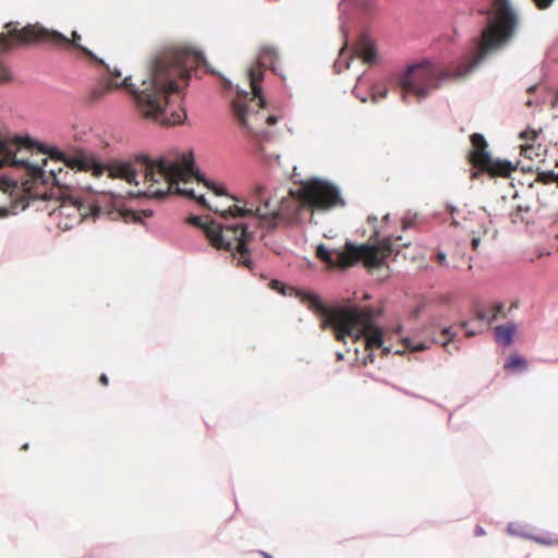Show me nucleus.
Returning <instances> with one entry per match:
<instances>
[{
	"mask_svg": "<svg viewBox=\"0 0 558 558\" xmlns=\"http://www.w3.org/2000/svg\"><path fill=\"white\" fill-rule=\"evenodd\" d=\"M236 94H238L240 99L232 101L231 107H232L233 116L236 119L239 125L243 130H245L251 135H255L256 132L254 131L252 125L248 123V117L251 114L258 116V112H255L254 110H252L247 106V104L245 102V100H246V98L248 96V92L247 90L242 89V88H240L238 86L236 87Z\"/></svg>",
	"mask_w": 558,
	"mask_h": 558,
	"instance_id": "2eb2a0df",
	"label": "nucleus"
},
{
	"mask_svg": "<svg viewBox=\"0 0 558 558\" xmlns=\"http://www.w3.org/2000/svg\"><path fill=\"white\" fill-rule=\"evenodd\" d=\"M134 162L144 173L145 182L149 186L145 191H138L136 196L144 198H155L162 201L169 195L197 199L205 209H214L206 202L204 195L196 196L193 189L180 187V182H187L194 178L203 183L216 195H227V189L223 183L207 178L198 168L192 150L180 151L170 149L157 157H151L145 153L134 155ZM135 196V193H130Z\"/></svg>",
	"mask_w": 558,
	"mask_h": 558,
	"instance_id": "20e7f679",
	"label": "nucleus"
},
{
	"mask_svg": "<svg viewBox=\"0 0 558 558\" xmlns=\"http://www.w3.org/2000/svg\"><path fill=\"white\" fill-rule=\"evenodd\" d=\"M10 211L3 210L0 211V217H5Z\"/></svg>",
	"mask_w": 558,
	"mask_h": 558,
	"instance_id": "79ce46f5",
	"label": "nucleus"
},
{
	"mask_svg": "<svg viewBox=\"0 0 558 558\" xmlns=\"http://www.w3.org/2000/svg\"><path fill=\"white\" fill-rule=\"evenodd\" d=\"M223 82H225V84H226V86H227V87H231V86H232V83H231V81H230V80H228V78H223Z\"/></svg>",
	"mask_w": 558,
	"mask_h": 558,
	"instance_id": "4c0bfd02",
	"label": "nucleus"
},
{
	"mask_svg": "<svg viewBox=\"0 0 558 558\" xmlns=\"http://www.w3.org/2000/svg\"><path fill=\"white\" fill-rule=\"evenodd\" d=\"M76 47L101 65L108 75L102 87L89 92L87 102L99 101L111 89H124L132 96L143 116L165 125L181 124L186 118V112L172 96H180L199 65L206 68L207 72L219 75L210 68L203 52L190 47L168 46L149 59L146 75L141 80V86H137L132 82L131 74L119 82L122 76L120 69L110 68L87 47L81 44H76Z\"/></svg>",
	"mask_w": 558,
	"mask_h": 558,
	"instance_id": "f03ea898",
	"label": "nucleus"
},
{
	"mask_svg": "<svg viewBox=\"0 0 558 558\" xmlns=\"http://www.w3.org/2000/svg\"><path fill=\"white\" fill-rule=\"evenodd\" d=\"M475 333H476V331H474V330H469V329L465 330L466 337H473Z\"/></svg>",
	"mask_w": 558,
	"mask_h": 558,
	"instance_id": "c9c22d12",
	"label": "nucleus"
},
{
	"mask_svg": "<svg viewBox=\"0 0 558 558\" xmlns=\"http://www.w3.org/2000/svg\"><path fill=\"white\" fill-rule=\"evenodd\" d=\"M539 178L544 183L554 182L558 180V172L556 173L554 170L544 171L539 173Z\"/></svg>",
	"mask_w": 558,
	"mask_h": 558,
	"instance_id": "4be33fe9",
	"label": "nucleus"
},
{
	"mask_svg": "<svg viewBox=\"0 0 558 558\" xmlns=\"http://www.w3.org/2000/svg\"><path fill=\"white\" fill-rule=\"evenodd\" d=\"M505 305L502 303H494L492 304V311H495L498 314V317H506V314L504 312Z\"/></svg>",
	"mask_w": 558,
	"mask_h": 558,
	"instance_id": "bb28decb",
	"label": "nucleus"
},
{
	"mask_svg": "<svg viewBox=\"0 0 558 558\" xmlns=\"http://www.w3.org/2000/svg\"><path fill=\"white\" fill-rule=\"evenodd\" d=\"M226 196L236 203L226 209H262V207L267 209H270V207L272 209H290L289 206L283 204L286 196H272L271 192L263 185H255L248 196L228 193Z\"/></svg>",
	"mask_w": 558,
	"mask_h": 558,
	"instance_id": "ddd939ff",
	"label": "nucleus"
},
{
	"mask_svg": "<svg viewBox=\"0 0 558 558\" xmlns=\"http://www.w3.org/2000/svg\"><path fill=\"white\" fill-rule=\"evenodd\" d=\"M360 100H361L362 102H366V101H367V97H366V96L360 97Z\"/></svg>",
	"mask_w": 558,
	"mask_h": 558,
	"instance_id": "c03bdc74",
	"label": "nucleus"
},
{
	"mask_svg": "<svg viewBox=\"0 0 558 558\" xmlns=\"http://www.w3.org/2000/svg\"><path fill=\"white\" fill-rule=\"evenodd\" d=\"M462 327H463V328H466V327H468V323H463V324H462Z\"/></svg>",
	"mask_w": 558,
	"mask_h": 558,
	"instance_id": "603ef678",
	"label": "nucleus"
},
{
	"mask_svg": "<svg viewBox=\"0 0 558 558\" xmlns=\"http://www.w3.org/2000/svg\"><path fill=\"white\" fill-rule=\"evenodd\" d=\"M266 122H267L268 125H275L278 122V117L275 116V114H269L266 118Z\"/></svg>",
	"mask_w": 558,
	"mask_h": 558,
	"instance_id": "c756f323",
	"label": "nucleus"
},
{
	"mask_svg": "<svg viewBox=\"0 0 558 558\" xmlns=\"http://www.w3.org/2000/svg\"><path fill=\"white\" fill-rule=\"evenodd\" d=\"M504 367L505 369H523L526 367V362L523 357L513 354L507 359Z\"/></svg>",
	"mask_w": 558,
	"mask_h": 558,
	"instance_id": "6ab92c4d",
	"label": "nucleus"
},
{
	"mask_svg": "<svg viewBox=\"0 0 558 558\" xmlns=\"http://www.w3.org/2000/svg\"><path fill=\"white\" fill-rule=\"evenodd\" d=\"M341 31L343 34V46L339 52L338 59L333 63V69L337 73L342 72L343 69H348L351 64L354 56L360 54L361 58L366 63L375 64L378 62V52L377 46L374 39L367 33H361L357 40V46L352 48V52L345 57L344 61L342 58L345 53V50L349 49V40L348 33L345 32L343 25H341Z\"/></svg>",
	"mask_w": 558,
	"mask_h": 558,
	"instance_id": "f8f14e48",
	"label": "nucleus"
},
{
	"mask_svg": "<svg viewBox=\"0 0 558 558\" xmlns=\"http://www.w3.org/2000/svg\"><path fill=\"white\" fill-rule=\"evenodd\" d=\"M475 318L480 322H485L487 325H490L498 318V314L495 311H492V305L487 311L478 310L475 313Z\"/></svg>",
	"mask_w": 558,
	"mask_h": 558,
	"instance_id": "aec40b11",
	"label": "nucleus"
},
{
	"mask_svg": "<svg viewBox=\"0 0 558 558\" xmlns=\"http://www.w3.org/2000/svg\"><path fill=\"white\" fill-rule=\"evenodd\" d=\"M474 534H475V536H483V535H485V531L482 526L476 525Z\"/></svg>",
	"mask_w": 558,
	"mask_h": 558,
	"instance_id": "2f4dec72",
	"label": "nucleus"
},
{
	"mask_svg": "<svg viewBox=\"0 0 558 558\" xmlns=\"http://www.w3.org/2000/svg\"><path fill=\"white\" fill-rule=\"evenodd\" d=\"M388 95V89L387 88H373V92H372V100L374 102H377L379 99H384L386 98Z\"/></svg>",
	"mask_w": 558,
	"mask_h": 558,
	"instance_id": "5701e85b",
	"label": "nucleus"
},
{
	"mask_svg": "<svg viewBox=\"0 0 558 558\" xmlns=\"http://www.w3.org/2000/svg\"><path fill=\"white\" fill-rule=\"evenodd\" d=\"M557 104H558V90L556 92V99H555L553 106H557Z\"/></svg>",
	"mask_w": 558,
	"mask_h": 558,
	"instance_id": "37998d69",
	"label": "nucleus"
},
{
	"mask_svg": "<svg viewBox=\"0 0 558 558\" xmlns=\"http://www.w3.org/2000/svg\"><path fill=\"white\" fill-rule=\"evenodd\" d=\"M112 209H119L118 207H113ZM121 209L123 210H126V209H131L130 207H122Z\"/></svg>",
	"mask_w": 558,
	"mask_h": 558,
	"instance_id": "de8ad7c7",
	"label": "nucleus"
},
{
	"mask_svg": "<svg viewBox=\"0 0 558 558\" xmlns=\"http://www.w3.org/2000/svg\"><path fill=\"white\" fill-rule=\"evenodd\" d=\"M154 211H88L83 215L82 211L64 213L49 211V225L54 223L56 229L65 231L73 226L80 225L84 219L90 217L95 221L100 216L109 220H121L125 223H143L144 219L150 218Z\"/></svg>",
	"mask_w": 558,
	"mask_h": 558,
	"instance_id": "1a4fd4ad",
	"label": "nucleus"
},
{
	"mask_svg": "<svg viewBox=\"0 0 558 558\" xmlns=\"http://www.w3.org/2000/svg\"><path fill=\"white\" fill-rule=\"evenodd\" d=\"M301 302L315 313L324 316L323 328L331 327L338 341H344L347 337L354 340L365 339V349L373 351L383 347V333L378 327L373 324L372 312L367 308L338 307L327 308L320 299L311 292H300ZM374 362V354L369 352L363 361V364Z\"/></svg>",
	"mask_w": 558,
	"mask_h": 558,
	"instance_id": "39448f33",
	"label": "nucleus"
},
{
	"mask_svg": "<svg viewBox=\"0 0 558 558\" xmlns=\"http://www.w3.org/2000/svg\"><path fill=\"white\" fill-rule=\"evenodd\" d=\"M473 151L470 154L472 165L477 169L473 172L472 179H475L480 172L488 173L490 177H510L517 167L508 159L494 158L488 151L487 141L481 133H473L470 136Z\"/></svg>",
	"mask_w": 558,
	"mask_h": 558,
	"instance_id": "9d476101",
	"label": "nucleus"
},
{
	"mask_svg": "<svg viewBox=\"0 0 558 558\" xmlns=\"http://www.w3.org/2000/svg\"><path fill=\"white\" fill-rule=\"evenodd\" d=\"M74 137H75L76 141L81 140V137L77 134H75Z\"/></svg>",
	"mask_w": 558,
	"mask_h": 558,
	"instance_id": "09e8293b",
	"label": "nucleus"
},
{
	"mask_svg": "<svg viewBox=\"0 0 558 558\" xmlns=\"http://www.w3.org/2000/svg\"><path fill=\"white\" fill-rule=\"evenodd\" d=\"M260 554L264 558H272L268 553L262 551Z\"/></svg>",
	"mask_w": 558,
	"mask_h": 558,
	"instance_id": "ea45409f",
	"label": "nucleus"
},
{
	"mask_svg": "<svg viewBox=\"0 0 558 558\" xmlns=\"http://www.w3.org/2000/svg\"><path fill=\"white\" fill-rule=\"evenodd\" d=\"M534 542L545 546H558V536H534Z\"/></svg>",
	"mask_w": 558,
	"mask_h": 558,
	"instance_id": "412c9836",
	"label": "nucleus"
},
{
	"mask_svg": "<svg viewBox=\"0 0 558 558\" xmlns=\"http://www.w3.org/2000/svg\"><path fill=\"white\" fill-rule=\"evenodd\" d=\"M547 234H554L556 241H558V214L553 219L551 223L548 226Z\"/></svg>",
	"mask_w": 558,
	"mask_h": 558,
	"instance_id": "393cba45",
	"label": "nucleus"
},
{
	"mask_svg": "<svg viewBox=\"0 0 558 558\" xmlns=\"http://www.w3.org/2000/svg\"><path fill=\"white\" fill-rule=\"evenodd\" d=\"M352 93L360 99V97H363L362 94L356 93V87L352 90Z\"/></svg>",
	"mask_w": 558,
	"mask_h": 558,
	"instance_id": "58836bf2",
	"label": "nucleus"
},
{
	"mask_svg": "<svg viewBox=\"0 0 558 558\" xmlns=\"http://www.w3.org/2000/svg\"><path fill=\"white\" fill-rule=\"evenodd\" d=\"M282 214H283V211L276 210V211H271L270 214L263 215L259 218L262 220L271 218V220H272L271 227H275L278 223V221L282 218Z\"/></svg>",
	"mask_w": 558,
	"mask_h": 558,
	"instance_id": "b1692460",
	"label": "nucleus"
},
{
	"mask_svg": "<svg viewBox=\"0 0 558 558\" xmlns=\"http://www.w3.org/2000/svg\"><path fill=\"white\" fill-rule=\"evenodd\" d=\"M292 180L299 187L290 189L288 193L298 204L294 207L289 206L290 209H330L347 206L340 189L327 180L317 177L303 180L299 178L296 167Z\"/></svg>",
	"mask_w": 558,
	"mask_h": 558,
	"instance_id": "0eeeda50",
	"label": "nucleus"
},
{
	"mask_svg": "<svg viewBox=\"0 0 558 558\" xmlns=\"http://www.w3.org/2000/svg\"><path fill=\"white\" fill-rule=\"evenodd\" d=\"M446 209L454 210V209H457V207H456V206H451V205H449V206H447V208H446Z\"/></svg>",
	"mask_w": 558,
	"mask_h": 558,
	"instance_id": "a18cd8bd",
	"label": "nucleus"
},
{
	"mask_svg": "<svg viewBox=\"0 0 558 558\" xmlns=\"http://www.w3.org/2000/svg\"><path fill=\"white\" fill-rule=\"evenodd\" d=\"M19 22H9L4 27L9 31L10 38L0 36V53L12 49L16 45H27L37 41H50L56 45H69L70 39L58 31L48 29L39 24H28L19 28ZM11 78L9 69L0 59V82ZM23 149H37L50 157L63 160L72 169L92 172L94 177H100L105 172L108 177L125 180L130 184L138 185L137 170L129 160L112 159L102 161L100 157L83 148H75L71 156L54 145H47L32 138L29 135L10 133L0 122V190L7 193L13 207L22 206V209L36 206V202L56 198L61 204L53 209L71 205L80 209L82 203L77 198L66 197L62 187L69 183L62 177L63 169L49 170L47 173L43 166L32 163L25 157L17 155Z\"/></svg>",
	"mask_w": 558,
	"mask_h": 558,
	"instance_id": "f257e3e1",
	"label": "nucleus"
},
{
	"mask_svg": "<svg viewBox=\"0 0 558 558\" xmlns=\"http://www.w3.org/2000/svg\"><path fill=\"white\" fill-rule=\"evenodd\" d=\"M499 2L494 8L486 5L480 10L485 24L481 27L480 34L472 37L471 49L475 52L474 54L466 53L451 60L445 70L438 69L430 59H423L405 66L398 77L404 102H408V93L414 94L422 100L442 82L466 77L488 53L501 48L510 40L519 24V17L510 0H499Z\"/></svg>",
	"mask_w": 558,
	"mask_h": 558,
	"instance_id": "7ed1b4c3",
	"label": "nucleus"
},
{
	"mask_svg": "<svg viewBox=\"0 0 558 558\" xmlns=\"http://www.w3.org/2000/svg\"><path fill=\"white\" fill-rule=\"evenodd\" d=\"M464 220L466 221L465 229L472 235L473 250H477L482 236H487L490 233L489 239H495L496 230L490 228L492 220L487 215L478 217L475 211H469V217H465Z\"/></svg>",
	"mask_w": 558,
	"mask_h": 558,
	"instance_id": "4468645a",
	"label": "nucleus"
},
{
	"mask_svg": "<svg viewBox=\"0 0 558 558\" xmlns=\"http://www.w3.org/2000/svg\"><path fill=\"white\" fill-rule=\"evenodd\" d=\"M72 35H73V38H74L73 47L76 48L77 50H80L76 47V44H80L78 40H81V35L77 33V31H74Z\"/></svg>",
	"mask_w": 558,
	"mask_h": 558,
	"instance_id": "7c9ffc66",
	"label": "nucleus"
},
{
	"mask_svg": "<svg viewBox=\"0 0 558 558\" xmlns=\"http://www.w3.org/2000/svg\"><path fill=\"white\" fill-rule=\"evenodd\" d=\"M252 211H250L251 214ZM220 220L210 216H190L186 222L201 229L209 244L217 250L235 251L240 254L239 263L252 268L247 245L253 239L244 217L248 211H221Z\"/></svg>",
	"mask_w": 558,
	"mask_h": 558,
	"instance_id": "423d86ee",
	"label": "nucleus"
},
{
	"mask_svg": "<svg viewBox=\"0 0 558 558\" xmlns=\"http://www.w3.org/2000/svg\"><path fill=\"white\" fill-rule=\"evenodd\" d=\"M515 209L521 210V209H524V208L521 205H519V206H517Z\"/></svg>",
	"mask_w": 558,
	"mask_h": 558,
	"instance_id": "8fccbe9b",
	"label": "nucleus"
},
{
	"mask_svg": "<svg viewBox=\"0 0 558 558\" xmlns=\"http://www.w3.org/2000/svg\"><path fill=\"white\" fill-rule=\"evenodd\" d=\"M533 214H534V211H520V210L511 211V214H510L511 222L514 225H518V223L524 225L527 232L534 233L535 232V229H534L535 217Z\"/></svg>",
	"mask_w": 558,
	"mask_h": 558,
	"instance_id": "f3484780",
	"label": "nucleus"
},
{
	"mask_svg": "<svg viewBox=\"0 0 558 558\" xmlns=\"http://www.w3.org/2000/svg\"><path fill=\"white\" fill-rule=\"evenodd\" d=\"M535 89H536V86H535V85H533V86H531V87H529V88H527V92H529V93H533Z\"/></svg>",
	"mask_w": 558,
	"mask_h": 558,
	"instance_id": "a19ab883",
	"label": "nucleus"
},
{
	"mask_svg": "<svg viewBox=\"0 0 558 558\" xmlns=\"http://www.w3.org/2000/svg\"><path fill=\"white\" fill-rule=\"evenodd\" d=\"M88 209H97V210H100V209H104L100 205L96 204V205H93L90 206Z\"/></svg>",
	"mask_w": 558,
	"mask_h": 558,
	"instance_id": "e433bc0d",
	"label": "nucleus"
},
{
	"mask_svg": "<svg viewBox=\"0 0 558 558\" xmlns=\"http://www.w3.org/2000/svg\"><path fill=\"white\" fill-rule=\"evenodd\" d=\"M408 228V222L405 219H403V229Z\"/></svg>",
	"mask_w": 558,
	"mask_h": 558,
	"instance_id": "49530a36",
	"label": "nucleus"
},
{
	"mask_svg": "<svg viewBox=\"0 0 558 558\" xmlns=\"http://www.w3.org/2000/svg\"><path fill=\"white\" fill-rule=\"evenodd\" d=\"M453 339V333L451 331L450 327L442 328L434 338L433 341L446 347L451 342Z\"/></svg>",
	"mask_w": 558,
	"mask_h": 558,
	"instance_id": "a211bd4d",
	"label": "nucleus"
},
{
	"mask_svg": "<svg viewBox=\"0 0 558 558\" xmlns=\"http://www.w3.org/2000/svg\"><path fill=\"white\" fill-rule=\"evenodd\" d=\"M537 136L535 130H529L521 133L522 138H532L535 140Z\"/></svg>",
	"mask_w": 558,
	"mask_h": 558,
	"instance_id": "cd10ccee",
	"label": "nucleus"
},
{
	"mask_svg": "<svg viewBox=\"0 0 558 558\" xmlns=\"http://www.w3.org/2000/svg\"><path fill=\"white\" fill-rule=\"evenodd\" d=\"M278 59V48L275 46L265 45L260 48L255 63L247 69V76L252 92L258 98V104L260 107L266 105V100L263 96V88L260 86V82L264 78L265 68L269 64V69L272 73L284 78V76L279 72L275 64Z\"/></svg>",
	"mask_w": 558,
	"mask_h": 558,
	"instance_id": "9b49d317",
	"label": "nucleus"
},
{
	"mask_svg": "<svg viewBox=\"0 0 558 558\" xmlns=\"http://www.w3.org/2000/svg\"><path fill=\"white\" fill-rule=\"evenodd\" d=\"M270 284L272 289H279V287L283 289V284L278 280H272Z\"/></svg>",
	"mask_w": 558,
	"mask_h": 558,
	"instance_id": "72a5a7b5",
	"label": "nucleus"
},
{
	"mask_svg": "<svg viewBox=\"0 0 558 558\" xmlns=\"http://www.w3.org/2000/svg\"><path fill=\"white\" fill-rule=\"evenodd\" d=\"M391 253V243L388 239L377 245L347 243L344 251L330 252L323 244L316 248V256L325 262L328 267L341 269L351 267L357 262H363L368 268H377L384 264Z\"/></svg>",
	"mask_w": 558,
	"mask_h": 558,
	"instance_id": "6e6552de",
	"label": "nucleus"
},
{
	"mask_svg": "<svg viewBox=\"0 0 558 558\" xmlns=\"http://www.w3.org/2000/svg\"><path fill=\"white\" fill-rule=\"evenodd\" d=\"M517 331V325L514 323H507L495 327V338L498 343L504 347H508L513 341V336Z\"/></svg>",
	"mask_w": 558,
	"mask_h": 558,
	"instance_id": "dca6fc26",
	"label": "nucleus"
},
{
	"mask_svg": "<svg viewBox=\"0 0 558 558\" xmlns=\"http://www.w3.org/2000/svg\"><path fill=\"white\" fill-rule=\"evenodd\" d=\"M99 381H100V384H101L102 386H108V384H109V379H108L107 375H105V374H101V375H100V377H99Z\"/></svg>",
	"mask_w": 558,
	"mask_h": 558,
	"instance_id": "473e14b6",
	"label": "nucleus"
},
{
	"mask_svg": "<svg viewBox=\"0 0 558 558\" xmlns=\"http://www.w3.org/2000/svg\"><path fill=\"white\" fill-rule=\"evenodd\" d=\"M2 209H9V208L5 206H0V210H2Z\"/></svg>",
	"mask_w": 558,
	"mask_h": 558,
	"instance_id": "3c124183",
	"label": "nucleus"
},
{
	"mask_svg": "<svg viewBox=\"0 0 558 558\" xmlns=\"http://www.w3.org/2000/svg\"><path fill=\"white\" fill-rule=\"evenodd\" d=\"M425 349H426V347L424 344H422V343L413 348L414 351H422V350H425Z\"/></svg>",
	"mask_w": 558,
	"mask_h": 558,
	"instance_id": "f704fd0d",
	"label": "nucleus"
},
{
	"mask_svg": "<svg viewBox=\"0 0 558 558\" xmlns=\"http://www.w3.org/2000/svg\"><path fill=\"white\" fill-rule=\"evenodd\" d=\"M436 260L439 265H445L446 263V254L444 252H438L436 255Z\"/></svg>",
	"mask_w": 558,
	"mask_h": 558,
	"instance_id": "c85d7f7f",
	"label": "nucleus"
},
{
	"mask_svg": "<svg viewBox=\"0 0 558 558\" xmlns=\"http://www.w3.org/2000/svg\"><path fill=\"white\" fill-rule=\"evenodd\" d=\"M533 1L539 10H545V9L549 8L551 5V3L554 2V0H533Z\"/></svg>",
	"mask_w": 558,
	"mask_h": 558,
	"instance_id": "a878e982",
	"label": "nucleus"
}]
</instances>
